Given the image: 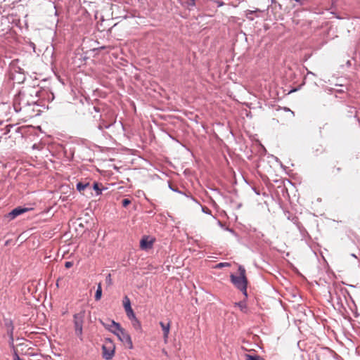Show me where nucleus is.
Wrapping results in <instances>:
<instances>
[{"instance_id":"nucleus-1","label":"nucleus","mask_w":360,"mask_h":360,"mask_svg":"<svg viewBox=\"0 0 360 360\" xmlns=\"http://www.w3.org/2000/svg\"><path fill=\"white\" fill-rule=\"evenodd\" d=\"M105 327L110 330L112 333L117 335L118 339L129 349L133 348V343L129 334L121 327L120 324L114 321L110 322V324L105 325Z\"/></svg>"},{"instance_id":"nucleus-14","label":"nucleus","mask_w":360,"mask_h":360,"mask_svg":"<svg viewBox=\"0 0 360 360\" xmlns=\"http://www.w3.org/2000/svg\"><path fill=\"white\" fill-rule=\"evenodd\" d=\"M8 326V333L11 336V338H13V326L11 321H9L8 323H6Z\"/></svg>"},{"instance_id":"nucleus-9","label":"nucleus","mask_w":360,"mask_h":360,"mask_svg":"<svg viewBox=\"0 0 360 360\" xmlns=\"http://www.w3.org/2000/svg\"><path fill=\"white\" fill-rule=\"evenodd\" d=\"M131 321V323H132V326L134 328V329L136 330L137 331L141 332V330H142L141 323L137 319V318H134Z\"/></svg>"},{"instance_id":"nucleus-15","label":"nucleus","mask_w":360,"mask_h":360,"mask_svg":"<svg viewBox=\"0 0 360 360\" xmlns=\"http://www.w3.org/2000/svg\"><path fill=\"white\" fill-rule=\"evenodd\" d=\"M125 312L127 314V317L130 320H132L133 319L136 318L132 309H129V310L126 311Z\"/></svg>"},{"instance_id":"nucleus-25","label":"nucleus","mask_w":360,"mask_h":360,"mask_svg":"<svg viewBox=\"0 0 360 360\" xmlns=\"http://www.w3.org/2000/svg\"><path fill=\"white\" fill-rule=\"evenodd\" d=\"M59 281H60V280L58 279V280L57 281V282H56V285H57L58 287V286H59V285H60Z\"/></svg>"},{"instance_id":"nucleus-27","label":"nucleus","mask_w":360,"mask_h":360,"mask_svg":"<svg viewBox=\"0 0 360 360\" xmlns=\"http://www.w3.org/2000/svg\"><path fill=\"white\" fill-rule=\"evenodd\" d=\"M202 210H204V212H207V210H205V208H202Z\"/></svg>"},{"instance_id":"nucleus-17","label":"nucleus","mask_w":360,"mask_h":360,"mask_svg":"<svg viewBox=\"0 0 360 360\" xmlns=\"http://www.w3.org/2000/svg\"><path fill=\"white\" fill-rule=\"evenodd\" d=\"M105 282L107 283L108 285H111L112 284V277H111V274H109L106 278H105Z\"/></svg>"},{"instance_id":"nucleus-24","label":"nucleus","mask_w":360,"mask_h":360,"mask_svg":"<svg viewBox=\"0 0 360 360\" xmlns=\"http://www.w3.org/2000/svg\"><path fill=\"white\" fill-rule=\"evenodd\" d=\"M10 127L11 126H6V131L4 133V134H8L10 131V129H9Z\"/></svg>"},{"instance_id":"nucleus-29","label":"nucleus","mask_w":360,"mask_h":360,"mask_svg":"<svg viewBox=\"0 0 360 360\" xmlns=\"http://www.w3.org/2000/svg\"><path fill=\"white\" fill-rule=\"evenodd\" d=\"M202 210H204V212H207V210H205V208H202Z\"/></svg>"},{"instance_id":"nucleus-12","label":"nucleus","mask_w":360,"mask_h":360,"mask_svg":"<svg viewBox=\"0 0 360 360\" xmlns=\"http://www.w3.org/2000/svg\"><path fill=\"white\" fill-rule=\"evenodd\" d=\"M90 186L89 183L84 184L82 182H79L77 184V189L80 192L82 193L87 187Z\"/></svg>"},{"instance_id":"nucleus-20","label":"nucleus","mask_w":360,"mask_h":360,"mask_svg":"<svg viewBox=\"0 0 360 360\" xmlns=\"http://www.w3.org/2000/svg\"><path fill=\"white\" fill-rule=\"evenodd\" d=\"M230 266V264L229 263H219L217 265V268H221V267H223V266Z\"/></svg>"},{"instance_id":"nucleus-13","label":"nucleus","mask_w":360,"mask_h":360,"mask_svg":"<svg viewBox=\"0 0 360 360\" xmlns=\"http://www.w3.org/2000/svg\"><path fill=\"white\" fill-rule=\"evenodd\" d=\"M101 296H102V288H101V283H98V288H97V290H96V294H95V300H101Z\"/></svg>"},{"instance_id":"nucleus-16","label":"nucleus","mask_w":360,"mask_h":360,"mask_svg":"<svg viewBox=\"0 0 360 360\" xmlns=\"http://www.w3.org/2000/svg\"><path fill=\"white\" fill-rule=\"evenodd\" d=\"M249 360H265L258 355L249 354Z\"/></svg>"},{"instance_id":"nucleus-10","label":"nucleus","mask_w":360,"mask_h":360,"mask_svg":"<svg viewBox=\"0 0 360 360\" xmlns=\"http://www.w3.org/2000/svg\"><path fill=\"white\" fill-rule=\"evenodd\" d=\"M123 306L124 308L125 311L132 309L131 307V302L129 298L127 296H125L123 300Z\"/></svg>"},{"instance_id":"nucleus-18","label":"nucleus","mask_w":360,"mask_h":360,"mask_svg":"<svg viewBox=\"0 0 360 360\" xmlns=\"http://www.w3.org/2000/svg\"><path fill=\"white\" fill-rule=\"evenodd\" d=\"M94 189L96 191L97 195H99L101 193V190L99 188L98 183H94L93 186Z\"/></svg>"},{"instance_id":"nucleus-2","label":"nucleus","mask_w":360,"mask_h":360,"mask_svg":"<svg viewBox=\"0 0 360 360\" xmlns=\"http://www.w3.org/2000/svg\"><path fill=\"white\" fill-rule=\"evenodd\" d=\"M231 281L236 288L239 289L247 297V280L246 271L243 267L240 266L238 269V275H231Z\"/></svg>"},{"instance_id":"nucleus-8","label":"nucleus","mask_w":360,"mask_h":360,"mask_svg":"<svg viewBox=\"0 0 360 360\" xmlns=\"http://www.w3.org/2000/svg\"><path fill=\"white\" fill-rule=\"evenodd\" d=\"M234 307L238 308L240 311L246 313L247 312V304L245 301H241L239 302H235Z\"/></svg>"},{"instance_id":"nucleus-22","label":"nucleus","mask_w":360,"mask_h":360,"mask_svg":"<svg viewBox=\"0 0 360 360\" xmlns=\"http://www.w3.org/2000/svg\"><path fill=\"white\" fill-rule=\"evenodd\" d=\"M213 1L217 4L218 7H220L224 4V2H222V1Z\"/></svg>"},{"instance_id":"nucleus-5","label":"nucleus","mask_w":360,"mask_h":360,"mask_svg":"<svg viewBox=\"0 0 360 360\" xmlns=\"http://www.w3.org/2000/svg\"><path fill=\"white\" fill-rule=\"evenodd\" d=\"M29 210L28 208H22L21 207H18L15 209H13L11 212L8 214V217L10 218V219H13L16 217L27 212Z\"/></svg>"},{"instance_id":"nucleus-19","label":"nucleus","mask_w":360,"mask_h":360,"mask_svg":"<svg viewBox=\"0 0 360 360\" xmlns=\"http://www.w3.org/2000/svg\"><path fill=\"white\" fill-rule=\"evenodd\" d=\"M130 203H131V201L127 198H124L122 201V206L125 207L127 206H128Z\"/></svg>"},{"instance_id":"nucleus-21","label":"nucleus","mask_w":360,"mask_h":360,"mask_svg":"<svg viewBox=\"0 0 360 360\" xmlns=\"http://www.w3.org/2000/svg\"><path fill=\"white\" fill-rule=\"evenodd\" d=\"M72 265H73V263H72V262H66L65 263V266L66 268H68H68L72 267Z\"/></svg>"},{"instance_id":"nucleus-28","label":"nucleus","mask_w":360,"mask_h":360,"mask_svg":"<svg viewBox=\"0 0 360 360\" xmlns=\"http://www.w3.org/2000/svg\"><path fill=\"white\" fill-rule=\"evenodd\" d=\"M202 210H204V212H207V210H205V208H202Z\"/></svg>"},{"instance_id":"nucleus-7","label":"nucleus","mask_w":360,"mask_h":360,"mask_svg":"<svg viewBox=\"0 0 360 360\" xmlns=\"http://www.w3.org/2000/svg\"><path fill=\"white\" fill-rule=\"evenodd\" d=\"M153 246V242L149 241L148 238H143L140 241V247L143 250H147L151 248Z\"/></svg>"},{"instance_id":"nucleus-3","label":"nucleus","mask_w":360,"mask_h":360,"mask_svg":"<svg viewBox=\"0 0 360 360\" xmlns=\"http://www.w3.org/2000/svg\"><path fill=\"white\" fill-rule=\"evenodd\" d=\"M85 317V311L82 310L73 316V322L75 335L81 340H83V323Z\"/></svg>"},{"instance_id":"nucleus-11","label":"nucleus","mask_w":360,"mask_h":360,"mask_svg":"<svg viewBox=\"0 0 360 360\" xmlns=\"http://www.w3.org/2000/svg\"><path fill=\"white\" fill-rule=\"evenodd\" d=\"M20 96H19L18 98H15L13 103V106L15 108V110L16 112L21 110V106H20Z\"/></svg>"},{"instance_id":"nucleus-26","label":"nucleus","mask_w":360,"mask_h":360,"mask_svg":"<svg viewBox=\"0 0 360 360\" xmlns=\"http://www.w3.org/2000/svg\"><path fill=\"white\" fill-rule=\"evenodd\" d=\"M252 190L256 193V194L259 195V193L256 192V190L255 188H252Z\"/></svg>"},{"instance_id":"nucleus-6","label":"nucleus","mask_w":360,"mask_h":360,"mask_svg":"<svg viewBox=\"0 0 360 360\" xmlns=\"http://www.w3.org/2000/svg\"><path fill=\"white\" fill-rule=\"evenodd\" d=\"M160 326H161L162 330L163 331V338L165 342H167L170 330L171 322L168 321L167 323H165L164 322L160 321Z\"/></svg>"},{"instance_id":"nucleus-4","label":"nucleus","mask_w":360,"mask_h":360,"mask_svg":"<svg viewBox=\"0 0 360 360\" xmlns=\"http://www.w3.org/2000/svg\"><path fill=\"white\" fill-rule=\"evenodd\" d=\"M115 345L112 340L106 338L102 346V356L105 360H110L115 355Z\"/></svg>"},{"instance_id":"nucleus-23","label":"nucleus","mask_w":360,"mask_h":360,"mask_svg":"<svg viewBox=\"0 0 360 360\" xmlns=\"http://www.w3.org/2000/svg\"><path fill=\"white\" fill-rule=\"evenodd\" d=\"M188 4L189 6H195V0H191L190 1H188Z\"/></svg>"}]
</instances>
